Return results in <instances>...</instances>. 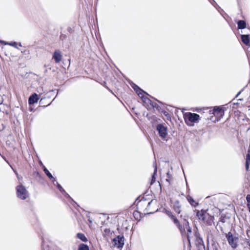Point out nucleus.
I'll return each instance as SVG.
<instances>
[{"mask_svg": "<svg viewBox=\"0 0 250 250\" xmlns=\"http://www.w3.org/2000/svg\"><path fill=\"white\" fill-rule=\"evenodd\" d=\"M164 114L166 116H167V115H168V113H167V112H166V111H164Z\"/></svg>", "mask_w": 250, "mask_h": 250, "instance_id": "nucleus-38", "label": "nucleus"}, {"mask_svg": "<svg viewBox=\"0 0 250 250\" xmlns=\"http://www.w3.org/2000/svg\"><path fill=\"white\" fill-rule=\"evenodd\" d=\"M88 221L90 223H92V220H91L90 219H88Z\"/></svg>", "mask_w": 250, "mask_h": 250, "instance_id": "nucleus-42", "label": "nucleus"}, {"mask_svg": "<svg viewBox=\"0 0 250 250\" xmlns=\"http://www.w3.org/2000/svg\"><path fill=\"white\" fill-rule=\"evenodd\" d=\"M242 42L246 45H249L250 42V36L249 35H242L241 36Z\"/></svg>", "mask_w": 250, "mask_h": 250, "instance_id": "nucleus-13", "label": "nucleus"}, {"mask_svg": "<svg viewBox=\"0 0 250 250\" xmlns=\"http://www.w3.org/2000/svg\"><path fill=\"white\" fill-rule=\"evenodd\" d=\"M184 119L188 125L192 126L193 123L198 122L200 119V116L194 113L187 112L184 115Z\"/></svg>", "mask_w": 250, "mask_h": 250, "instance_id": "nucleus-2", "label": "nucleus"}, {"mask_svg": "<svg viewBox=\"0 0 250 250\" xmlns=\"http://www.w3.org/2000/svg\"><path fill=\"white\" fill-rule=\"evenodd\" d=\"M240 92H239V93L236 95V97H238V96H239V94L240 93Z\"/></svg>", "mask_w": 250, "mask_h": 250, "instance_id": "nucleus-41", "label": "nucleus"}, {"mask_svg": "<svg viewBox=\"0 0 250 250\" xmlns=\"http://www.w3.org/2000/svg\"><path fill=\"white\" fill-rule=\"evenodd\" d=\"M250 151L249 150L248 151V153L246 155L245 167H246V169L247 171L249 170L250 163Z\"/></svg>", "mask_w": 250, "mask_h": 250, "instance_id": "nucleus-17", "label": "nucleus"}, {"mask_svg": "<svg viewBox=\"0 0 250 250\" xmlns=\"http://www.w3.org/2000/svg\"><path fill=\"white\" fill-rule=\"evenodd\" d=\"M247 206L248 208H250V202H247Z\"/></svg>", "mask_w": 250, "mask_h": 250, "instance_id": "nucleus-37", "label": "nucleus"}, {"mask_svg": "<svg viewBox=\"0 0 250 250\" xmlns=\"http://www.w3.org/2000/svg\"><path fill=\"white\" fill-rule=\"evenodd\" d=\"M180 226H182V228H181L182 231L180 229L181 233L183 234L184 232L186 233V229L188 228L189 223L188 220L186 219H183L182 221V225L180 224Z\"/></svg>", "mask_w": 250, "mask_h": 250, "instance_id": "nucleus-12", "label": "nucleus"}, {"mask_svg": "<svg viewBox=\"0 0 250 250\" xmlns=\"http://www.w3.org/2000/svg\"><path fill=\"white\" fill-rule=\"evenodd\" d=\"M14 171L15 173V174L18 176V174L17 172L16 171L14 170Z\"/></svg>", "mask_w": 250, "mask_h": 250, "instance_id": "nucleus-39", "label": "nucleus"}, {"mask_svg": "<svg viewBox=\"0 0 250 250\" xmlns=\"http://www.w3.org/2000/svg\"><path fill=\"white\" fill-rule=\"evenodd\" d=\"M60 38L61 40L63 41L66 38V36L64 34H62Z\"/></svg>", "mask_w": 250, "mask_h": 250, "instance_id": "nucleus-31", "label": "nucleus"}, {"mask_svg": "<svg viewBox=\"0 0 250 250\" xmlns=\"http://www.w3.org/2000/svg\"><path fill=\"white\" fill-rule=\"evenodd\" d=\"M164 212L171 218L174 223L178 227L179 229L182 231L181 228H182V227L180 226L179 221L177 218L172 214L171 211L165 209Z\"/></svg>", "mask_w": 250, "mask_h": 250, "instance_id": "nucleus-7", "label": "nucleus"}, {"mask_svg": "<svg viewBox=\"0 0 250 250\" xmlns=\"http://www.w3.org/2000/svg\"><path fill=\"white\" fill-rule=\"evenodd\" d=\"M132 88L134 89V90L136 91V92L137 93L139 96H141V95L143 94V93L145 92L138 86H137L135 84H133Z\"/></svg>", "mask_w": 250, "mask_h": 250, "instance_id": "nucleus-16", "label": "nucleus"}, {"mask_svg": "<svg viewBox=\"0 0 250 250\" xmlns=\"http://www.w3.org/2000/svg\"><path fill=\"white\" fill-rule=\"evenodd\" d=\"M42 248L44 250H45L44 246V241H42Z\"/></svg>", "mask_w": 250, "mask_h": 250, "instance_id": "nucleus-36", "label": "nucleus"}, {"mask_svg": "<svg viewBox=\"0 0 250 250\" xmlns=\"http://www.w3.org/2000/svg\"><path fill=\"white\" fill-rule=\"evenodd\" d=\"M141 97L142 100L144 103V105L147 108V109H150L151 108H154L156 107L157 104L152 102L149 98L147 97L144 96L142 95L140 96Z\"/></svg>", "mask_w": 250, "mask_h": 250, "instance_id": "nucleus-6", "label": "nucleus"}, {"mask_svg": "<svg viewBox=\"0 0 250 250\" xmlns=\"http://www.w3.org/2000/svg\"><path fill=\"white\" fill-rule=\"evenodd\" d=\"M212 2H211V4L215 7V5H217V3H216V2L214 0H211Z\"/></svg>", "mask_w": 250, "mask_h": 250, "instance_id": "nucleus-35", "label": "nucleus"}, {"mask_svg": "<svg viewBox=\"0 0 250 250\" xmlns=\"http://www.w3.org/2000/svg\"><path fill=\"white\" fill-rule=\"evenodd\" d=\"M6 126V122H0V131L3 130Z\"/></svg>", "mask_w": 250, "mask_h": 250, "instance_id": "nucleus-28", "label": "nucleus"}, {"mask_svg": "<svg viewBox=\"0 0 250 250\" xmlns=\"http://www.w3.org/2000/svg\"><path fill=\"white\" fill-rule=\"evenodd\" d=\"M77 237L83 242H86L88 241L84 234L82 233H78L77 234Z\"/></svg>", "mask_w": 250, "mask_h": 250, "instance_id": "nucleus-19", "label": "nucleus"}, {"mask_svg": "<svg viewBox=\"0 0 250 250\" xmlns=\"http://www.w3.org/2000/svg\"><path fill=\"white\" fill-rule=\"evenodd\" d=\"M156 130L158 132L159 136L163 140H167L166 138L167 135V127L163 124H159L156 126Z\"/></svg>", "mask_w": 250, "mask_h": 250, "instance_id": "nucleus-5", "label": "nucleus"}, {"mask_svg": "<svg viewBox=\"0 0 250 250\" xmlns=\"http://www.w3.org/2000/svg\"><path fill=\"white\" fill-rule=\"evenodd\" d=\"M166 180H167V182H169V180H168V179H166Z\"/></svg>", "mask_w": 250, "mask_h": 250, "instance_id": "nucleus-44", "label": "nucleus"}, {"mask_svg": "<svg viewBox=\"0 0 250 250\" xmlns=\"http://www.w3.org/2000/svg\"><path fill=\"white\" fill-rule=\"evenodd\" d=\"M240 92H239V93L236 95V97H238V96H239V94L240 93Z\"/></svg>", "mask_w": 250, "mask_h": 250, "instance_id": "nucleus-40", "label": "nucleus"}, {"mask_svg": "<svg viewBox=\"0 0 250 250\" xmlns=\"http://www.w3.org/2000/svg\"><path fill=\"white\" fill-rule=\"evenodd\" d=\"M167 175L168 176V177L169 178V173H167Z\"/></svg>", "mask_w": 250, "mask_h": 250, "instance_id": "nucleus-45", "label": "nucleus"}, {"mask_svg": "<svg viewBox=\"0 0 250 250\" xmlns=\"http://www.w3.org/2000/svg\"><path fill=\"white\" fill-rule=\"evenodd\" d=\"M247 27V24L244 20H239L237 21V28L238 29H243Z\"/></svg>", "mask_w": 250, "mask_h": 250, "instance_id": "nucleus-15", "label": "nucleus"}, {"mask_svg": "<svg viewBox=\"0 0 250 250\" xmlns=\"http://www.w3.org/2000/svg\"><path fill=\"white\" fill-rule=\"evenodd\" d=\"M247 202H250V194H248L246 196Z\"/></svg>", "mask_w": 250, "mask_h": 250, "instance_id": "nucleus-32", "label": "nucleus"}, {"mask_svg": "<svg viewBox=\"0 0 250 250\" xmlns=\"http://www.w3.org/2000/svg\"><path fill=\"white\" fill-rule=\"evenodd\" d=\"M208 210H197L196 215L199 219L202 220L204 223L208 226H211L213 223V216L209 214Z\"/></svg>", "mask_w": 250, "mask_h": 250, "instance_id": "nucleus-1", "label": "nucleus"}, {"mask_svg": "<svg viewBox=\"0 0 250 250\" xmlns=\"http://www.w3.org/2000/svg\"><path fill=\"white\" fill-rule=\"evenodd\" d=\"M43 171L46 175L48 177V178L52 180L55 181V179L53 177L51 173L49 171V170L45 167H43Z\"/></svg>", "mask_w": 250, "mask_h": 250, "instance_id": "nucleus-20", "label": "nucleus"}, {"mask_svg": "<svg viewBox=\"0 0 250 250\" xmlns=\"http://www.w3.org/2000/svg\"><path fill=\"white\" fill-rule=\"evenodd\" d=\"M187 200L189 202V203L191 204V206L195 207L196 205H198V203L196 202L194 199L192 198L191 196H188L187 197Z\"/></svg>", "mask_w": 250, "mask_h": 250, "instance_id": "nucleus-23", "label": "nucleus"}, {"mask_svg": "<svg viewBox=\"0 0 250 250\" xmlns=\"http://www.w3.org/2000/svg\"><path fill=\"white\" fill-rule=\"evenodd\" d=\"M247 237H248V241H250V229H247Z\"/></svg>", "mask_w": 250, "mask_h": 250, "instance_id": "nucleus-30", "label": "nucleus"}, {"mask_svg": "<svg viewBox=\"0 0 250 250\" xmlns=\"http://www.w3.org/2000/svg\"><path fill=\"white\" fill-rule=\"evenodd\" d=\"M17 196L21 200H25L29 196V193L22 185L17 186L16 188Z\"/></svg>", "mask_w": 250, "mask_h": 250, "instance_id": "nucleus-3", "label": "nucleus"}, {"mask_svg": "<svg viewBox=\"0 0 250 250\" xmlns=\"http://www.w3.org/2000/svg\"><path fill=\"white\" fill-rule=\"evenodd\" d=\"M198 245L199 250H205V247L202 238H199L198 240Z\"/></svg>", "mask_w": 250, "mask_h": 250, "instance_id": "nucleus-18", "label": "nucleus"}, {"mask_svg": "<svg viewBox=\"0 0 250 250\" xmlns=\"http://www.w3.org/2000/svg\"><path fill=\"white\" fill-rule=\"evenodd\" d=\"M156 173H157V167L156 166H155V168H154V172H153V174L152 176V179H151V183H150V184L152 185L153 184V183L155 182V175L156 174Z\"/></svg>", "mask_w": 250, "mask_h": 250, "instance_id": "nucleus-26", "label": "nucleus"}, {"mask_svg": "<svg viewBox=\"0 0 250 250\" xmlns=\"http://www.w3.org/2000/svg\"><path fill=\"white\" fill-rule=\"evenodd\" d=\"M62 194L67 198H69L71 199L73 202H74L75 204H77L70 196V195L64 190V192H61Z\"/></svg>", "mask_w": 250, "mask_h": 250, "instance_id": "nucleus-29", "label": "nucleus"}, {"mask_svg": "<svg viewBox=\"0 0 250 250\" xmlns=\"http://www.w3.org/2000/svg\"><path fill=\"white\" fill-rule=\"evenodd\" d=\"M39 100V97L38 94L36 93L32 94L28 98V104L30 105L33 104H34L37 103Z\"/></svg>", "mask_w": 250, "mask_h": 250, "instance_id": "nucleus-10", "label": "nucleus"}, {"mask_svg": "<svg viewBox=\"0 0 250 250\" xmlns=\"http://www.w3.org/2000/svg\"><path fill=\"white\" fill-rule=\"evenodd\" d=\"M53 59H54L56 63H59L61 61L62 55L60 50H56L55 51L53 55Z\"/></svg>", "mask_w": 250, "mask_h": 250, "instance_id": "nucleus-9", "label": "nucleus"}, {"mask_svg": "<svg viewBox=\"0 0 250 250\" xmlns=\"http://www.w3.org/2000/svg\"><path fill=\"white\" fill-rule=\"evenodd\" d=\"M152 202V200L150 201V202H149L147 203V207H146V209H147L148 208V207L150 205V204H151Z\"/></svg>", "mask_w": 250, "mask_h": 250, "instance_id": "nucleus-34", "label": "nucleus"}, {"mask_svg": "<svg viewBox=\"0 0 250 250\" xmlns=\"http://www.w3.org/2000/svg\"><path fill=\"white\" fill-rule=\"evenodd\" d=\"M213 114L215 116L222 117L224 115V111L221 107L219 106H214Z\"/></svg>", "mask_w": 250, "mask_h": 250, "instance_id": "nucleus-11", "label": "nucleus"}, {"mask_svg": "<svg viewBox=\"0 0 250 250\" xmlns=\"http://www.w3.org/2000/svg\"><path fill=\"white\" fill-rule=\"evenodd\" d=\"M213 250H216V249H213Z\"/></svg>", "mask_w": 250, "mask_h": 250, "instance_id": "nucleus-46", "label": "nucleus"}, {"mask_svg": "<svg viewBox=\"0 0 250 250\" xmlns=\"http://www.w3.org/2000/svg\"><path fill=\"white\" fill-rule=\"evenodd\" d=\"M186 229H187V239L188 241V243L189 245L190 244V235L191 234L192 231H191V228L190 227H188V228H186Z\"/></svg>", "mask_w": 250, "mask_h": 250, "instance_id": "nucleus-25", "label": "nucleus"}, {"mask_svg": "<svg viewBox=\"0 0 250 250\" xmlns=\"http://www.w3.org/2000/svg\"><path fill=\"white\" fill-rule=\"evenodd\" d=\"M21 52L25 56V57L29 58V50L28 49H24V50H21Z\"/></svg>", "mask_w": 250, "mask_h": 250, "instance_id": "nucleus-27", "label": "nucleus"}, {"mask_svg": "<svg viewBox=\"0 0 250 250\" xmlns=\"http://www.w3.org/2000/svg\"><path fill=\"white\" fill-rule=\"evenodd\" d=\"M146 203V201L145 200H141L140 201L139 203V204L140 205H143L144 204Z\"/></svg>", "mask_w": 250, "mask_h": 250, "instance_id": "nucleus-33", "label": "nucleus"}, {"mask_svg": "<svg viewBox=\"0 0 250 250\" xmlns=\"http://www.w3.org/2000/svg\"><path fill=\"white\" fill-rule=\"evenodd\" d=\"M5 44H8L10 46H13L16 48H18V46H21V43H17L15 42H5Z\"/></svg>", "mask_w": 250, "mask_h": 250, "instance_id": "nucleus-21", "label": "nucleus"}, {"mask_svg": "<svg viewBox=\"0 0 250 250\" xmlns=\"http://www.w3.org/2000/svg\"><path fill=\"white\" fill-rule=\"evenodd\" d=\"M113 241L115 242V245H117L118 248H122L124 245V238L123 236L120 237L118 236L113 239Z\"/></svg>", "mask_w": 250, "mask_h": 250, "instance_id": "nucleus-8", "label": "nucleus"}, {"mask_svg": "<svg viewBox=\"0 0 250 250\" xmlns=\"http://www.w3.org/2000/svg\"><path fill=\"white\" fill-rule=\"evenodd\" d=\"M226 238L229 245L233 249H235L238 246V237L233 235L230 232L226 234Z\"/></svg>", "mask_w": 250, "mask_h": 250, "instance_id": "nucleus-4", "label": "nucleus"}, {"mask_svg": "<svg viewBox=\"0 0 250 250\" xmlns=\"http://www.w3.org/2000/svg\"><path fill=\"white\" fill-rule=\"evenodd\" d=\"M181 205H180L179 201L178 200H176L173 203V209L174 211L177 213H180L181 212Z\"/></svg>", "mask_w": 250, "mask_h": 250, "instance_id": "nucleus-14", "label": "nucleus"}, {"mask_svg": "<svg viewBox=\"0 0 250 250\" xmlns=\"http://www.w3.org/2000/svg\"><path fill=\"white\" fill-rule=\"evenodd\" d=\"M78 250H89V248L87 245L82 243L79 245Z\"/></svg>", "mask_w": 250, "mask_h": 250, "instance_id": "nucleus-22", "label": "nucleus"}, {"mask_svg": "<svg viewBox=\"0 0 250 250\" xmlns=\"http://www.w3.org/2000/svg\"><path fill=\"white\" fill-rule=\"evenodd\" d=\"M52 182L53 183L54 185L58 188V189L60 190V191L61 192H64V189L62 188V187L61 186V185H60L57 181L55 180V181L52 180Z\"/></svg>", "mask_w": 250, "mask_h": 250, "instance_id": "nucleus-24", "label": "nucleus"}, {"mask_svg": "<svg viewBox=\"0 0 250 250\" xmlns=\"http://www.w3.org/2000/svg\"><path fill=\"white\" fill-rule=\"evenodd\" d=\"M219 119H218V120H214V122L219 121Z\"/></svg>", "mask_w": 250, "mask_h": 250, "instance_id": "nucleus-43", "label": "nucleus"}]
</instances>
